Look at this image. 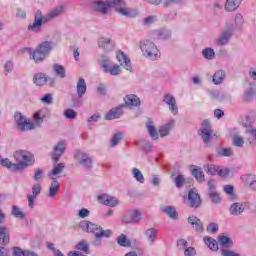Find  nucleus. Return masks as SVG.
Segmentation results:
<instances>
[{
	"label": "nucleus",
	"mask_w": 256,
	"mask_h": 256,
	"mask_svg": "<svg viewBox=\"0 0 256 256\" xmlns=\"http://www.w3.org/2000/svg\"><path fill=\"white\" fill-rule=\"evenodd\" d=\"M95 11H99L104 15L111 9V7H115L116 11L123 15L124 17H137L138 12L135 9L127 8L125 6V1L123 0H110L109 2H94Z\"/></svg>",
	"instance_id": "f257e3e1"
},
{
	"label": "nucleus",
	"mask_w": 256,
	"mask_h": 256,
	"mask_svg": "<svg viewBox=\"0 0 256 256\" xmlns=\"http://www.w3.org/2000/svg\"><path fill=\"white\" fill-rule=\"evenodd\" d=\"M48 116L49 111H47V109L39 110L33 115L34 124L33 122L26 120L22 113H16L14 117L19 131H33L36 127H41L43 119H46Z\"/></svg>",
	"instance_id": "f03ea898"
},
{
	"label": "nucleus",
	"mask_w": 256,
	"mask_h": 256,
	"mask_svg": "<svg viewBox=\"0 0 256 256\" xmlns=\"http://www.w3.org/2000/svg\"><path fill=\"white\" fill-rule=\"evenodd\" d=\"M80 229L85 231L86 233H93L95 235V239L93 241V245L99 246L101 245V238L111 237V230H103L101 226L91 223L89 221H81L79 224Z\"/></svg>",
	"instance_id": "7ed1b4c3"
},
{
	"label": "nucleus",
	"mask_w": 256,
	"mask_h": 256,
	"mask_svg": "<svg viewBox=\"0 0 256 256\" xmlns=\"http://www.w3.org/2000/svg\"><path fill=\"white\" fill-rule=\"evenodd\" d=\"M63 13V7L56 8L50 11L46 16L43 17L41 11H38L35 14L33 24L28 26V31H34V33H39L41 31V27H43V23H47V21H51V19H55V17H59Z\"/></svg>",
	"instance_id": "20e7f679"
},
{
	"label": "nucleus",
	"mask_w": 256,
	"mask_h": 256,
	"mask_svg": "<svg viewBox=\"0 0 256 256\" xmlns=\"http://www.w3.org/2000/svg\"><path fill=\"white\" fill-rule=\"evenodd\" d=\"M13 157L17 162L14 166L18 171H23L26 167L33 165V155L25 150H19L14 152Z\"/></svg>",
	"instance_id": "39448f33"
},
{
	"label": "nucleus",
	"mask_w": 256,
	"mask_h": 256,
	"mask_svg": "<svg viewBox=\"0 0 256 256\" xmlns=\"http://www.w3.org/2000/svg\"><path fill=\"white\" fill-rule=\"evenodd\" d=\"M104 73H109L110 75L117 76L121 75V66L114 64L111 62L109 56L102 54L98 59Z\"/></svg>",
	"instance_id": "423d86ee"
},
{
	"label": "nucleus",
	"mask_w": 256,
	"mask_h": 256,
	"mask_svg": "<svg viewBox=\"0 0 256 256\" xmlns=\"http://www.w3.org/2000/svg\"><path fill=\"white\" fill-rule=\"evenodd\" d=\"M140 49L145 55V57H149V59H159L161 57V53L159 52V49L155 45V43L149 41V40H142L140 42Z\"/></svg>",
	"instance_id": "0eeeda50"
},
{
	"label": "nucleus",
	"mask_w": 256,
	"mask_h": 256,
	"mask_svg": "<svg viewBox=\"0 0 256 256\" xmlns=\"http://www.w3.org/2000/svg\"><path fill=\"white\" fill-rule=\"evenodd\" d=\"M200 137H202L203 142L205 145H209L211 139L215 137L217 139V134H213V129H211V122L209 120H204L201 124L200 131H199Z\"/></svg>",
	"instance_id": "6e6552de"
},
{
	"label": "nucleus",
	"mask_w": 256,
	"mask_h": 256,
	"mask_svg": "<svg viewBox=\"0 0 256 256\" xmlns=\"http://www.w3.org/2000/svg\"><path fill=\"white\" fill-rule=\"evenodd\" d=\"M184 203L188 207L197 209L198 207H201V196H199V193L190 190L188 197H184Z\"/></svg>",
	"instance_id": "1a4fd4ad"
},
{
	"label": "nucleus",
	"mask_w": 256,
	"mask_h": 256,
	"mask_svg": "<svg viewBox=\"0 0 256 256\" xmlns=\"http://www.w3.org/2000/svg\"><path fill=\"white\" fill-rule=\"evenodd\" d=\"M75 159H77L78 163L84 167V169H93V159L89 157V154H86L81 151H77L74 154Z\"/></svg>",
	"instance_id": "9d476101"
},
{
	"label": "nucleus",
	"mask_w": 256,
	"mask_h": 256,
	"mask_svg": "<svg viewBox=\"0 0 256 256\" xmlns=\"http://www.w3.org/2000/svg\"><path fill=\"white\" fill-rule=\"evenodd\" d=\"M116 57H117L118 63H120L121 67H124V69H126V71H131V69H132L131 60L129 59V57H127L126 54H124L123 51L118 50L116 52Z\"/></svg>",
	"instance_id": "9b49d317"
},
{
	"label": "nucleus",
	"mask_w": 256,
	"mask_h": 256,
	"mask_svg": "<svg viewBox=\"0 0 256 256\" xmlns=\"http://www.w3.org/2000/svg\"><path fill=\"white\" fill-rule=\"evenodd\" d=\"M98 200L100 203L107 205L108 207H117V205H119V200L108 194H102L98 196Z\"/></svg>",
	"instance_id": "f8f14e48"
},
{
	"label": "nucleus",
	"mask_w": 256,
	"mask_h": 256,
	"mask_svg": "<svg viewBox=\"0 0 256 256\" xmlns=\"http://www.w3.org/2000/svg\"><path fill=\"white\" fill-rule=\"evenodd\" d=\"M22 53H28L31 59L35 61V63H41V61H43V59L47 57L46 55H44L43 52H40L37 48L34 52L33 50H31V48H24L22 49Z\"/></svg>",
	"instance_id": "ddd939ff"
},
{
	"label": "nucleus",
	"mask_w": 256,
	"mask_h": 256,
	"mask_svg": "<svg viewBox=\"0 0 256 256\" xmlns=\"http://www.w3.org/2000/svg\"><path fill=\"white\" fill-rule=\"evenodd\" d=\"M164 103L166 105H169V109L173 115H177L179 113V109L177 108V100H175V97L171 94H166L164 96Z\"/></svg>",
	"instance_id": "4468645a"
},
{
	"label": "nucleus",
	"mask_w": 256,
	"mask_h": 256,
	"mask_svg": "<svg viewBox=\"0 0 256 256\" xmlns=\"http://www.w3.org/2000/svg\"><path fill=\"white\" fill-rule=\"evenodd\" d=\"M66 147H67V143L65 141L59 142L54 147V152H53L52 159H53V161H55V163H57V161H59V158L61 157V155H63V153H65V148Z\"/></svg>",
	"instance_id": "2eb2a0df"
},
{
	"label": "nucleus",
	"mask_w": 256,
	"mask_h": 256,
	"mask_svg": "<svg viewBox=\"0 0 256 256\" xmlns=\"http://www.w3.org/2000/svg\"><path fill=\"white\" fill-rule=\"evenodd\" d=\"M124 223H139L141 221V212L132 210L123 219Z\"/></svg>",
	"instance_id": "dca6fc26"
},
{
	"label": "nucleus",
	"mask_w": 256,
	"mask_h": 256,
	"mask_svg": "<svg viewBox=\"0 0 256 256\" xmlns=\"http://www.w3.org/2000/svg\"><path fill=\"white\" fill-rule=\"evenodd\" d=\"M63 169H65V164L59 163L54 166V168L48 173L49 179L55 181L59 179V175L63 173Z\"/></svg>",
	"instance_id": "f3484780"
},
{
	"label": "nucleus",
	"mask_w": 256,
	"mask_h": 256,
	"mask_svg": "<svg viewBox=\"0 0 256 256\" xmlns=\"http://www.w3.org/2000/svg\"><path fill=\"white\" fill-rule=\"evenodd\" d=\"M188 223H190L193 229H195V231L198 233L203 231V222H201V219L197 218V216H189Z\"/></svg>",
	"instance_id": "a211bd4d"
},
{
	"label": "nucleus",
	"mask_w": 256,
	"mask_h": 256,
	"mask_svg": "<svg viewBox=\"0 0 256 256\" xmlns=\"http://www.w3.org/2000/svg\"><path fill=\"white\" fill-rule=\"evenodd\" d=\"M123 115V110L121 107L112 108L106 115L105 119L107 121H113V119H119Z\"/></svg>",
	"instance_id": "6ab92c4d"
},
{
	"label": "nucleus",
	"mask_w": 256,
	"mask_h": 256,
	"mask_svg": "<svg viewBox=\"0 0 256 256\" xmlns=\"http://www.w3.org/2000/svg\"><path fill=\"white\" fill-rule=\"evenodd\" d=\"M175 125V120L170 119L165 125L161 126L159 129L160 137H167L169 135V131L173 129Z\"/></svg>",
	"instance_id": "aec40b11"
},
{
	"label": "nucleus",
	"mask_w": 256,
	"mask_h": 256,
	"mask_svg": "<svg viewBox=\"0 0 256 256\" xmlns=\"http://www.w3.org/2000/svg\"><path fill=\"white\" fill-rule=\"evenodd\" d=\"M124 101L127 107H138V105H141V101L139 100V97L133 94L127 95L124 98Z\"/></svg>",
	"instance_id": "412c9836"
},
{
	"label": "nucleus",
	"mask_w": 256,
	"mask_h": 256,
	"mask_svg": "<svg viewBox=\"0 0 256 256\" xmlns=\"http://www.w3.org/2000/svg\"><path fill=\"white\" fill-rule=\"evenodd\" d=\"M241 1L243 0H226L225 11L228 13H232L233 11H237L239 9V5H241Z\"/></svg>",
	"instance_id": "4be33fe9"
},
{
	"label": "nucleus",
	"mask_w": 256,
	"mask_h": 256,
	"mask_svg": "<svg viewBox=\"0 0 256 256\" xmlns=\"http://www.w3.org/2000/svg\"><path fill=\"white\" fill-rule=\"evenodd\" d=\"M76 91H77L78 97H83V95L87 93V83L85 82V79L79 78L76 85Z\"/></svg>",
	"instance_id": "5701e85b"
},
{
	"label": "nucleus",
	"mask_w": 256,
	"mask_h": 256,
	"mask_svg": "<svg viewBox=\"0 0 256 256\" xmlns=\"http://www.w3.org/2000/svg\"><path fill=\"white\" fill-rule=\"evenodd\" d=\"M9 241H10L9 228L5 226L0 227V243H3L4 245H9Z\"/></svg>",
	"instance_id": "b1692460"
},
{
	"label": "nucleus",
	"mask_w": 256,
	"mask_h": 256,
	"mask_svg": "<svg viewBox=\"0 0 256 256\" xmlns=\"http://www.w3.org/2000/svg\"><path fill=\"white\" fill-rule=\"evenodd\" d=\"M11 215L12 217H15L16 219H26L27 214L21 210V208L17 205H12V210H11Z\"/></svg>",
	"instance_id": "393cba45"
},
{
	"label": "nucleus",
	"mask_w": 256,
	"mask_h": 256,
	"mask_svg": "<svg viewBox=\"0 0 256 256\" xmlns=\"http://www.w3.org/2000/svg\"><path fill=\"white\" fill-rule=\"evenodd\" d=\"M61 189V184L57 180H53L49 187V194L48 197H55L59 193V190Z\"/></svg>",
	"instance_id": "a878e982"
},
{
	"label": "nucleus",
	"mask_w": 256,
	"mask_h": 256,
	"mask_svg": "<svg viewBox=\"0 0 256 256\" xmlns=\"http://www.w3.org/2000/svg\"><path fill=\"white\" fill-rule=\"evenodd\" d=\"M146 127L152 139H159V134L157 133V129H155V125H153V120L148 119L146 122Z\"/></svg>",
	"instance_id": "bb28decb"
},
{
	"label": "nucleus",
	"mask_w": 256,
	"mask_h": 256,
	"mask_svg": "<svg viewBox=\"0 0 256 256\" xmlns=\"http://www.w3.org/2000/svg\"><path fill=\"white\" fill-rule=\"evenodd\" d=\"M36 49L42 52L44 55H49L53 49V43L49 41L42 42Z\"/></svg>",
	"instance_id": "cd10ccee"
},
{
	"label": "nucleus",
	"mask_w": 256,
	"mask_h": 256,
	"mask_svg": "<svg viewBox=\"0 0 256 256\" xmlns=\"http://www.w3.org/2000/svg\"><path fill=\"white\" fill-rule=\"evenodd\" d=\"M218 243L221 245V247H226V248L233 247V240H231V238H229L226 235L218 236Z\"/></svg>",
	"instance_id": "c85d7f7f"
},
{
	"label": "nucleus",
	"mask_w": 256,
	"mask_h": 256,
	"mask_svg": "<svg viewBox=\"0 0 256 256\" xmlns=\"http://www.w3.org/2000/svg\"><path fill=\"white\" fill-rule=\"evenodd\" d=\"M157 233H158V231L155 228H149L144 232V234L146 235L150 245H153L155 243Z\"/></svg>",
	"instance_id": "c756f323"
},
{
	"label": "nucleus",
	"mask_w": 256,
	"mask_h": 256,
	"mask_svg": "<svg viewBox=\"0 0 256 256\" xmlns=\"http://www.w3.org/2000/svg\"><path fill=\"white\" fill-rule=\"evenodd\" d=\"M33 81H34L35 85H38L39 87H41L47 83V75H45L43 73L35 74Z\"/></svg>",
	"instance_id": "7c9ffc66"
},
{
	"label": "nucleus",
	"mask_w": 256,
	"mask_h": 256,
	"mask_svg": "<svg viewBox=\"0 0 256 256\" xmlns=\"http://www.w3.org/2000/svg\"><path fill=\"white\" fill-rule=\"evenodd\" d=\"M225 71L218 70L213 75V83L214 85H221L223 83V80L225 79Z\"/></svg>",
	"instance_id": "2f4dec72"
},
{
	"label": "nucleus",
	"mask_w": 256,
	"mask_h": 256,
	"mask_svg": "<svg viewBox=\"0 0 256 256\" xmlns=\"http://www.w3.org/2000/svg\"><path fill=\"white\" fill-rule=\"evenodd\" d=\"M245 211L242 203H234L230 206L231 215H241Z\"/></svg>",
	"instance_id": "473e14b6"
},
{
	"label": "nucleus",
	"mask_w": 256,
	"mask_h": 256,
	"mask_svg": "<svg viewBox=\"0 0 256 256\" xmlns=\"http://www.w3.org/2000/svg\"><path fill=\"white\" fill-rule=\"evenodd\" d=\"M204 243L211 249V251H218L219 250V244L217 243V240L211 238V237H206L204 238Z\"/></svg>",
	"instance_id": "72a5a7b5"
},
{
	"label": "nucleus",
	"mask_w": 256,
	"mask_h": 256,
	"mask_svg": "<svg viewBox=\"0 0 256 256\" xmlns=\"http://www.w3.org/2000/svg\"><path fill=\"white\" fill-rule=\"evenodd\" d=\"M204 171L208 175H217L219 173V166L215 164H206L204 165Z\"/></svg>",
	"instance_id": "f704fd0d"
},
{
	"label": "nucleus",
	"mask_w": 256,
	"mask_h": 256,
	"mask_svg": "<svg viewBox=\"0 0 256 256\" xmlns=\"http://www.w3.org/2000/svg\"><path fill=\"white\" fill-rule=\"evenodd\" d=\"M163 213H166L170 219H177V210L173 206H166L163 208Z\"/></svg>",
	"instance_id": "c9c22d12"
},
{
	"label": "nucleus",
	"mask_w": 256,
	"mask_h": 256,
	"mask_svg": "<svg viewBox=\"0 0 256 256\" xmlns=\"http://www.w3.org/2000/svg\"><path fill=\"white\" fill-rule=\"evenodd\" d=\"M53 70H54V73H56V75L58 77H60L61 79H65V77H66L65 67H63L62 65H59V64H54Z\"/></svg>",
	"instance_id": "e433bc0d"
},
{
	"label": "nucleus",
	"mask_w": 256,
	"mask_h": 256,
	"mask_svg": "<svg viewBox=\"0 0 256 256\" xmlns=\"http://www.w3.org/2000/svg\"><path fill=\"white\" fill-rule=\"evenodd\" d=\"M231 39V31H224L218 39V45H227Z\"/></svg>",
	"instance_id": "4c0bfd02"
},
{
	"label": "nucleus",
	"mask_w": 256,
	"mask_h": 256,
	"mask_svg": "<svg viewBox=\"0 0 256 256\" xmlns=\"http://www.w3.org/2000/svg\"><path fill=\"white\" fill-rule=\"evenodd\" d=\"M192 175L199 183L205 181V175H203V171L200 168H194L192 170Z\"/></svg>",
	"instance_id": "58836bf2"
},
{
	"label": "nucleus",
	"mask_w": 256,
	"mask_h": 256,
	"mask_svg": "<svg viewBox=\"0 0 256 256\" xmlns=\"http://www.w3.org/2000/svg\"><path fill=\"white\" fill-rule=\"evenodd\" d=\"M155 35L157 37V39H169V37H171V32L167 29H161V30H157L155 32Z\"/></svg>",
	"instance_id": "ea45409f"
},
{
	"label": "nucleus",
	"mask_w": 256,
	"mask_h": 256,
	"mask_svg": "<svg viewBox=\"0 0 256 256\" xmlns=\"http://www.w3.org/2000/svg\"><path fill=\"white\" fill-rule=\"evenodd\" d=\"M132 175H133L134 179H136V181H138V183H145V177L143 176V173L140 172V170L138 168L132 169Z\"/></svg>",
	"instance_id": "a19ab883"
},
{
	"label": "nucleus",
	"mask_w": 256,
	"mask_h": 256,
	"mask_svg": "<svg viewBox=\"0 0 256 256\" xmlns=\"http://www.w3.org/2000/svg\"><path fill=\"white\" fill-rule=\"evenodd\" d=\"M0 165H2L3 167H7V169H10L11 171H19V169L15 167V165L17 164L9 161V159L7 158L2 159Z\"/></svg>",
	"instance_id": "79ce46f5"
},
{
	"label": "nucleus",
	"mask_w": 256,
	"mask_h": 256,
	"mask_svg": "<svg viewBox=\"0 0 256 256\" xmlns=\"http://www.w3.org/2000/svg\"><path fill=\"white\" fill-rule=\"evenodd\" d=\"M117 243L118 245H120L121 247H129L131 245V242H129V240H127V236H125V234H121L118 238H117Z\"/></svg>",
	"instance_id": "37998d69"
},
{
	"label": "nucleus",
	"mask_w": 256,
	"mask_h": 256,
	"mask_svg": "<svg viewBox=\"0 0 256 256\" xmlns=\"http://www.w3.org/2000/svg\"><path fill=\"white\" fill-rule=\"evenodd\" d=\"M218 155L220 157H231V156H233V149L222 148V149L218 150Z\"/></svg>",
	"instance_id": "c03bdc74"
},
{
	"label": "nucleus",
	"mask_w": 256,
	"mask_h": 256,
	"mask_svg": "<svg viewBox=\"0 0 256 256\" xmlns=\"http://www.w3.org/2000/svg\"><path fill=\"white\" fill-rule=\"evenodd\" d=\"M208 197L211 199L212 203H221V196L216 192H208Z\"/></svg>",
	"instance_id": "a18cd8bd"
},
{
	"label": "nucleus",
	"mask_w": 256,
	"mask_h": 256,
	"mask_svg": "<svg viewBox=\"0 0 256 256\" xmlns=\"http://www.w3.org/2000/svg\"><path fill=\"white\" fill-rule=\"evenodd\" d=\"M202 55L205 59H214L215 51L211 48H206L202 51Z\"/></svg>",
	"instance_id": "49530a36"
},
{
	"label": "nucleus",
	"mask_w": 256,
	"mask_h": 256,
	"mask_svg": "<svg viewBox=\"0 0 256 256\" xmlns=\"http://www.w3.org/2000/svg\"><path fill=\"white\" fill-rule=\"evenodd\" d=\"M76 249H78L79 251H83L84 253H89V244H87L85 240H82L76 246Z\"/></svg>",
	"instance_id": "de8ad7c7"
},
{
	"label": "nucleus",
	"mask_w": 256,
	"mask_h": 256,
	"mask_svg": "<svg viewBox=\"0 0 256 256\" xmlns=\"http://www.w3.org/2000/svg\"><path fill=\"white\" fill-rule=\"evenodd\" d=\"M121 139H123V133H116L111 139L110 146L115 147Z\"/></svg>",
	"instance_id": "09e8293b"
},
{
	"label": "nucleus",
	"mask_w": 256,
	"mask_h": 256,
	"mask_svg": "<svg viewBox=\"0 0 256 256\" xmlns=\"http://www.w3.org/2000/svg\"><path fill=\"white\" fill-rule=\"evenodd\" d=\"M232 141L235 147H243V145H245V140L241 136H234L232 138Z\"/></svg>",
	"instance_id": "8fccbe9b"
},
{
	"label": "nucleus",
	"mask_w": 256,
	"mask_h": 256,
	"mask_svg": "<svg viewBox=\"0 0 256 256\" xmlns=\"http://www.w3.org/2000/svg\"><path fill=\"white\" fill-rule=\"evenodd\" d=\"M174 183L178 189H181V187H183V185H185V177H183V175H178L175 178Z\"/></svg>",
	"instance_id": "3c124183"
},
{
	"label": "nucleus",
	"mask_w": 256,
	"mask_h": 256,
	"mask_svg": "<svg viewBox=\"0 0 256 256\" xmlns=\"http://www.w3.org/2000/svg\"><path fill=\"white\" fill-rule=\"evenodd\" d=\"M64 117H66V119H76L77 112H75L73 109H67L64 111Z\"/></svg>",
	"instance_id": "603ef678"
},
{
	"label": "nucleus",
	"mask_w": 256,
	"mask_h": 256,
	"mask_svg": "<svg viewBox=\"0 0 256 256\" xmlns=\"http://www.w3.org/2000/svg\"><path fill=\"white\" fill-rule=\"evenodd\" d=\"M254 93L255 92L253 90V87H250L246 92H244V95H243L244 101H251V99H253Z\"/></svg>",
	"instance_id": "864d4df0"
},
{
	"label": "nucleus",
	"mask_w": 256,
	"mask_h": 256,
	"mask_svg": "<svg viewBox=\"0 0 256 256\" xmlns=\"http://www.w3.org/2000/svg\"><path fill=\"white\" fill-rule=\"evenodd\" d=\"M109 43H111V39H109V38H100L98 40V47L100 49H104V47H107V45H109Z\"/></svg>",
	"instance_id": "5fc2aeb1"
},
{
	"label": "nucleus",
	"mask_w": 256,
	"mask_h": 256,
	"mask_svg": "<svg viewBox=\"0 0 256 256\" xmlns=\"http://www.w3.org/2000/svg\"><path fill=\"white\" fill-rule=\"evenodd\" d=\"M41 193V184H34L32 186V196L37 197Z\"/></svg>",
	"instance_id": "6e6d98bb"
},
{
	"label": "nucleus",
	"mask_w": 256,
	"mask_h": 256,
	"mask_svg": "<svg viewBox=\"0 0 256 256\" xmlns=\"http://www.w3.org/2000/svg\"><path fill=\"white\" fill-rule=\"evenodd\" d=\"M13 71V62L8 61L4 64V74L9 75Z\"/></svg>",
	"instance_id": "4d7b16f0"
},
{
	"label": "nucleus",
	"mask_w": 256,
	"mask_h": 256,
	"mask_svg": "<svg viewBox=\"0 0 256 256\" xmlns=\"http://www.w3.org/2000/svg\"><path fill=\"white\" fill-rule=\"evenodd\" d=\"M184 255L185 256H195V255H197V250H195V248H193V247H186V249H184Z\"/></svg>",
	"instance_id": "13d9d810"
},
{
	"label": "nucleus",
	"mask_w": 256,
	"mask_h": 256,
	"mask_svg": "<svg viewBox=\"0 0 256 256\" xmlns=\"http://www.w3.org/2000/svg\"><path fill=\"white\" fill-rule=\"evenodd\" d=\"M234 189L235 188H233V186L231 185L224 186L225 193H227V195H230L231 199H233V197L235 196Z\"/></svg>",
	"instance_id": "bf43d9fd"
},
{
	"label": "nucleus",
	"mask_w": 256,
	"mask_h": 256,
	"mask_svg": "<svg viewBox=\"0 0 256 256\" xmlns=\"http://www.w3.org/2000/svg\"><path fill=\"white\" fill-rule=\"evenodd\" d=\"M28 199V206L33 209L35 207V199H37V196H33L32 194L27 195Z\"/></svg>",
	"instance_id": "052dcab7"
},
{
	"label": "nucleus",
	"mask_w": 256,
	"mask_h": 256,
	"mask_svg": "<svg viewBox=\"0 0 256 256\" xmlns=\"http://www.w3.org/2000/svg\"><path fill=\"white\" fill-rule=\"evenodd\" d=\"M217 175H219L220 177H227V175H229V168H221L220 166H218Z\"/></svg>",
	"instance_id": "680f3d73"
},
{
	"label": "nucleus",
	"mask_w": 256,
	"mask_h": 256,
	"mask_svg": "<svg viewBox=\"0 0 256 256\" xmlns=\"http://www.w3.org/2000/svg\"><path fill=\"white\" fill-rule=\"evenodd\" d=\"M187 245H189V242L185 239H180L177 241V246L179 249L185 250L187 248Z\"/></svg>",
	"instance_id": "e2e57ef3"
},
{
	"label": "nucleus",
	"mask_w": 256,
	"mask_h": 256,
	"mask_svg": "<svg viewBox=\"0 0 256 256\" xmlns=\"http://www.w3.org/2000/svg\"><path fill=\"white\" fill-rule=\"evenodd\" d=\"M12 256H25V251H23L20 247H14Z\"/></svg>",
	"instance_id": "0e129e2a"
},
{
	"label": "nucleus",
	"mask_w": 256,
	"mask_h": 256,
	"mask_svg": "<svg viewBox=\"0 0 256 256\" xmlns=\"http://www.w3.org/2000/svg\"><path fill=\"white\" fill-rule=\"evenodd\" d=\"M222 256H241V254H237L233 250L222 249Z\"/></svg>",
	"instance_id": "69168bd1"
},
{
	"label": "nucleus",
	"mask_w": 256,
	"mask_h": 256,
	"mask_svg": "<svg viewBox=\"0 0 256 256\" xmlns=\"http://www.w3.org/2000/svg\"><path fill=\"white\" fill-rule=\"evenodd\" d=\"M218 229H219V226L215 223H211L207 227L208 233H217Z\"/></svg>",
	"instance_id": "338daca9"
},
{
	"label": "nucleus",
	"mask_w": 256,
	"mask_h": 256,
	"mask_svg": "<svg viewBox=\"0 0 256 256\" xmlns=\"http://www.w3.org/2000/svg\"><path fill=\"white\" fill-rule=\"evenodd\" d=\"M41 177H43V169H37L34 174V180L40 181Z\"/></svg>",
	"instance_id": "774afa93"
}]
</instances>
